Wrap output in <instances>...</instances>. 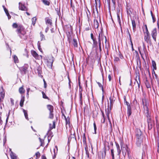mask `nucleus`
Returning <instances> with one entry per match:
<instances>
[{
  "label": "nucleus",
  "instance_id": "nucleus-1",
  "mask_svg": "<svg viewBox=\"0 0 159 159\" xmlns=\"http://www.w3.org/2000/svg\"><path fill=\"white\" fill-rule=\"evenodd\" d=\"M16 32L20 38L24 40L27 39V36L26 35V32L25 28L22 25H20L18 29H16Z\"/></svg>",
  "mask_w": 159,
  "mask_h": 159
},
{
  "label": "nucleus",
  "instance_id": "nucleus-2",
  "mask_svg": "<svg viewBox=\"0 0 159 159\" xmlns=\"http://www.w3.org/2000/svg\"><path fill=\"white\" fill-rule=\"evenodd\" d=\"M142 102L144 109V112L147 118V122H152L151 117L149 115L148 109V102L145 98L142 99Z\"/></svg>",
  "mask_w": 159,
  "mask_h": 159
},
{
  "label": "nucleus",
  "instance_id": "nucleus-3",
  "mask_svg": "<svg viewBox=\"0 0 159 159\" xmlns=\"http://www.w3.org/2000/svg\"><path fill=\"white\" fill-rule=\"evenodd\" d=\"M120 146L123 155H124V153L125 152L124 156H125V155L126 152H127L128 155L129 156V149L128 148V146L127 145H125L124 144L122 143L120 144Z\"/></svg>",
  "mask_w": 159,
  "mask_h": 159
},
{
  "label": "nucleus",
  "instance_id": "nucleus-4",
  "mask_svg": "<svg viewBox=\"0 0 159 159\" xmlns=\"http://www.w3.org/2000/svg\"><path fill=\"white\" fill-rule=\"evenodd\" d=\"M157 31L156 28H154L151 31V35L155 42L156 41V37L157 35Z\"/></svg>",
  "mask_w": 159,
  "mask_h": 159
},
{
  "label": "nucleus",
  "instance_id": "nucleus-5",
  "mask_svg": "<svg viewBox=\"0 0 159 159\" xmlns=\"http://www.w3.org/2000/svg\"><path fill=\"white\" fill-rule=\"evenodd\" d=\"M144 40L148 43H150L151 41L150 39V34L149 32H144Z\"/></svg>",
  "mask_w": 159,
  "mask_h": 159
},
{
  "label": "nucleus",
  "instance_id": "nucleus-6",
  "mask_svg": "<svg viewBox=\"0 0 159 159\" xmlns=\"http://www.w3.org/2000/svg\"><path fill=\"white\" fill-rule=\"evenodd\" d=\"M136 138H143V136L142 135V133L139 129H137L136 133Z\"/></svg>",
  "mask_w": 159,
  "mask_h": 159
},
{
  "label": "nucleus",
  "instance_id": "nucleus-7",
  "mask_svg": "<svg viewBox=\"0 0 159 159\" xmlns=\"http://www.w3.org/2000/svg\"><path fill=\"white\" fill-rule=\"evenodd\" d=\"M104 37L105 39V43H106L107 41V39H106V37L105 36H104L102 33L100 32L98 34V43L99 44H101V40H102V39L104 38Z\"/></svg>",
  "mask_w": 159,
  "mask_h": 159
},
{
  "label": "nucleus",
  "instance_id": "nucleus-8",
  "mask_svg": "<svg viewBox=\"0 0 159 159\" xmlns=\"http://www.w3.org/2000/svg\"><path fill=\"white\" fill-rule=\"evenodd\" d=\"M29 67V65L27 64H25L24 65L20 68V70L21 72H23L25 74Z\"/></svg>",
  "mask_w": 159,
  "mask_h": 159
},
{
  "label": "nucleus",
  "instance_id": "nucleus-9",
  "mask_svg": "<svg viewBox=\"0 0 159 159\" xmlns=\"http://www.w3.org/2000/svg\"><path fill=\"white\" fill-rule=\"evenodd\" d=\"M35 71L36 73H37L39 76L41 75L42 73V68L39 66H37L36 68Z\"/></svg>",
  "mask_w": 159,
  "mask_h": 159
},
{
  "label": "nucleus",
  "instance_id": "nucleus-10",
  "mask_svg": "<svg viewBox=\"0 0 159 159\" xmlns=\"http://www.w3.org/2000/svg\"><path fill=\"white\" fill-rule=\"evenodd\" d=\"M54 59V58L52 56H51L49 58L48 60V66H50L51 67H52Z\"/></svg>",
  "mask_w": 159,
  "mask_h": 159
},
{
  "label": "nucleus",
  "instance_id": "nucleus-11",
  "mask_svg": "<svg viewBox=\"0 0 159 159\" xmlns=\"http://www.w3.org/2000/svg\"><path fill=\"white\" fill-rule=\"evenodd\" d=\"M19 9L22 11H27V7L25 6L24 5L22 4L20 2L19 3Z\"/></svg>",
  "mask_w": 159,
  "mask_h": 159
},
{
  "label": "nucleus",
  "instance_id": "nucleus-12",
  "mask_svg": "<svg viewBox=\"0 0 159 159\" xmlns=\"http://www.w3.org/2000/svg\"><path fill=\"white\" fill-rule=\"evenodd\" d=\"M143 138H137L136 139V144L137 146L139 147L141 146L142 143Z\"/></svg>",
  "mask_w": 159,
  "mask_h": 159
},
{
  "label": "nucleus",
  "instance_id": "nucleus-13",
  "mask_svg": "<svg viewBox=\"0 0 159 159\" xmlns=\"http://www.w3.org/2000/svg\"><path fill=\"white\" fill-rule=\"evenodd\" d=\"M111 108H108L107 109V111L106 110V115L107 116L108 119V121L109 122L110 124L111 125V120L109 119V115L110 114V113L111 112Z\"/></svg>",
  "mask_w": 159,
  "mask_h": 159
},
{
  "label": "nucleus",
  "instance_id": "nucleus-14",
  "mask_svg": "<svg viewBox=\"0 0 159 159\" xmlns=\"http://www.w3.org/2000/svg\"><path fill=\"white\" fill-rule=\"evenodd\" d=\"M47 107L49 111V112H53V107L50 105H47Z\"/></svg>",
  "mask_w": 159,
  "mask_h": 159
},
{
  "label": "nucleus",
  "instance_id": "nucleus-15",
  "mask_svg": "<svg viewBox=\"0 0 159 159\" xmlns=\"http://www.w3.org/2000/svg\"><path fill=\"white\" fill-rule=\"evenodd\" d=\"M145 84L147 88H151V85L149 82L148 81L147 79L146 78L145 81Z\"/></svg>",
  "mask_w": 159,
  "mask_h": 159
},
{
  "label": "nucleus",
  "instance_id": "nucleus-16",
  "mask_svg": "<svg viewBox=\"0 0 159 159\" xmlns=\"http://www.w3.org/2000/svg\"><path fill=\"white\" fill-rule=\"evenodd\" d=\"M25 97L24 96H21V99L20 102V105L22 107L23 106L24 102L25 101Z\"/></svg>",
  "mask_w": 159,
  "mask_h": 159
},
{
  "label": "nucleus",
  "instance_id": "nucleus-17",
  "mask_svg": "<svg viewBox=\"0 0 159 159\" xmlns=\"http://www.w3.org/2000/svg\"><path fill=\"white\" fill-rule=\"evenodd\" d=\"M19 93L21 94H22L25 93V90L23 88V86L20 87L19 88Z\"/></svg>",
  "mask_w": 159,
  "mask_h": 159
},
{
  "label": "nucleus",
  "instance_id": "nucleus-18",
  "mask_svg": "<svg viewBox=\"0 0 159 159\" xmlns=\"http://www.w3.org/2000/svg\"><path fill=\"white\" fill-rule=\"evenodd\" d=\"M99 26V24L98 20H94V26L95 28H98Z\"/></svg>",
  "mask_w": 159,
  "mask_h": 159
},
{
  "label": "nucleus",
  "instance_id": "nucleus-19",
  "mask_svg": "<svg viewBox=\"0 0 159 159\" xmlns=\"http://www.w3.org/2000/svg\"><path fill=\"white\" fill-rule=\"evenodd\" d=\"M72 44L75 47L77 48L78 47V43L77 40L76 39H73Z\"/></svg>",
  "mask_w": 159,
  "mask_h": 159
},
{
  "label": "nucleus",
  "instance_id": "nucleus-20",
  "mask_svg": "<svg viewBox=\"0 0 159 159\" xmlns=\"http://www.w3.org/2000/svg\"><path fill=\"white\" fill-rule=\"evenodd\" d=\"M10 156H11V159H16L17 157L15 154H14L12 152H11Z\"/></svg>",
  "mask_w": 159,
  "mask_h": 159
},
{
  "label": "nucleus",
  "instance_id": "nucleus-21",
  "mask_svg": "<svg viewBox=\"0 0 159 159\" xmlns=\"http://www.w3.org/2000/svg\"><path fill=\"white\" fill-rule=\"evenodd\" d=\"M31 53L34 57L36 58H37L39 57V55L35 51H32L31 52Z\"/></svg>",
  "mask_w": 159,
  "mask_h": 159
},
{
  "label": "nucleus",
  "instance_id": "nucleus-22",
  "mask_svg": "<svg viewBox=\"0 0 159 159\" xmlns=\"http://www.w3.org/2000/svg\"><path fill=\"white\" fill-rule=\"evenodd\" d=\"M23 110L25 118L28 120H29V118L27 111L24 109H23Z\"/></svg>",
  "mask_w": 159,
  "mask_h": 159
},
{
  "label": "nucleus",
  "instance_id": "nucleus-23",
  "mask_svg": "<svg viewBox=\"0 0 159 159\" xmlns=\"http://www.w3.org/2000/svg\"><path fill=\"white\" fill-rule=\"evenodd\" d=\"M152 66L153 67V70H156L157 66L156 62L154 61H152Z\"/></svg>",
  "mask_w": 159,
  "mask_h": 159
},
{
  "label": "nucleus",
  "instance_id": "nucleus-24",
  "mask_svg": "<svg viewBox=\"0 0 159 159\" xmlns=\"http://www.w3.org/2000/svg\"><path fill=\"white\" fill-rule=\"evenodd\" d=\"M148 128L149 129H151L153 126V122H148Z\"/></svg>",
  "mask_w": 159,
  "mask_h": 159
},
{
  "label": "nucleus",
  "instance_id": "nucleus-25",
  "mask_svg": "<svg viewBox=\"0 0 159 159\" xmlns=\"http://www.w3.org/2000/svg\"><path fill=\"white\" fill-rule=\"evenodd\" d=\"M42 1L45 5L49 6L50 5V2L47 0H42Z\"/></svg>",
  "mask_w": 159,
  "mask_h": 159
},
{
  "label": "nucleus",
  "instance_id": "nucleus-26",
  "mask_svg": "<svg viewBox=\"0 0 159 159\" xmlns=\"http://www.w3.org/2000/svg\"><path fill=\"white\" fill-rule=\"evenodd\" d=\"M13 59L15 63H18L19 62V60L17 57L16 55H14L13 56Z\"/></svg>",
  "mask_w": 159,
  "mask_h": 159
},
{
  "label": "nucleus",
  "instance_id": "nucleus-27",
  "mask_svg": "<svg viewBox=\"0 0 159 159\" xmlns=\"http://www.w3.org/2000/svg\"><path fill=\"white\" fill-rule=\"evenodd\" d=\"M127 31H128V34H129V39L130 40V41L131 43V46H132V50H134V49L133 48V43H132V42L130 34L129 33V32L128 29H127Z\"/></svg>",
  "mask_w": 159,
  "mask_h": 159
},
{
  "label": "nucleus",
  "instance_id": "nucleus-28",
  "mask_svg": "<svg viewBox=\"0 0 159 159\" xmlns=\"http://www.w3.org/2000/svg\"><path fill=\"white\" fill-rule=\"evenodd\" d=\"M46 22L47 24H48L50 25L52 24V20L49 18H48L46 21Z\"/></svg>",
  "mask_w": 159,
  "mask_h": 159
},
{
  "label": "nucleus",
  "instance_id": "nucleus-29",
  "mask_svg": "<svg viewBox=\"0 0 159 159\" xmlns=\"http://www.w3.org/2000/svg\"><path fill=\"white\" fill-rule=\"evenodd\" d=\"M116 145L117 149V152L118 154H120L121 152V150L120 148V146L118 144H116Z\"/></svg>",
  "mask_w": 159,
  "mask_h": 159
},
{
  "label": "nucleus",
  "instance_id": "nucleus-30",
  "mask_svg": "<svg viewBox=\"0 0 159 159\" xmlns=\"http://www.w3.org/2000/svg\"><path fill=\"white\" fill-rule=\"evenodd\" d=\"M132 23L133 26V29L134 30L136 28V24L134 20H132Z\"/></svg>",
  "mask_w": 159,
  "mask_h": 159
},
{
  "label": "nucleus",
  "instance_id": "nucleus-31",
  "mask_svg": "<svg viewBox=\"0 0 159 159\" xmlns=\"http://www.w3.org/2000/svg\"><path fill=\"white\" fill-rule=\"evenodd\" d=\"M20 25H17L16 23H14L12 25V27L13 28H17L18 29V27Z\"/></svg>",
  "mask_w": 159,
  "mask_h": 159
},
{
  "label": "nucleus",
  "instance_id": "nucleus-32",
  "mask_svg": "<svg viewBox=\"0 0 159 159\" xmlns=\"http://www.w3.org/2000/svg\"><path fill=\"white\" fill-rule=\"evenodd\" d=\"M65 120L66 121V125H67V124H68L69 125L70 124L69 117H67L65 119Z\"/></svg>",
  "mask_w": 159,
  "mask_h": 159
},
{
  "label": "nucleus",
  "instance_id": "nucleus-33",
  "mask_svg": "<svg viewBox=\"0 0 159 159\" xmlns=\"http://www.w3.org/2000/svg\"><path fill=\"white\" fill-rule=\"evenodd\" d=\"M54 117L53 112H49V118L51 119H53Z\"/></svg>",
  "mask_w": 159,
  "mask_h": 159
},
{
  "label": "nucleus",
  "instance_id": "nucleus-34",
  "mask_svg": "<svg viewBox=\"0 0 159 159\" xmlns=\"http://www.w3.org/2000/svg\"><path fill=\"white\" fill-rule=\"evenodd\" d=\"M131 114V108H127V114L128 116H129Z\"/></svg>",
  "mask_w": 159,
  "mask_h": 159
},
{
  "label": "nucleus",
  "instance_id": "nucleus-35",
  "mask_svg": "<svg viewBox=\"0 0 159 159\" xmlns=\"http://www.w3.org/2000/svg\"><path fill=\"white\" fill-rule=\"evenodd\" d=\"M40 38L41 39V40H43L45 39V38L44 35L42 34L41 32L40 33Z\"/></svg>",
  "mask_w": 159,
  "mask_h": 159
},
{
  "label": "nucleus",
  "instance_id": "nucleus-36",
  "mask_svg": "<svg viewBox=\"0 0 159 159\" xmlns=\"http://www.w3.org/2000/svg\"><path fill=\"white\" fill-rule=\"evenodd\" d=\"M85 150L86 151V154L88 158L89 157V154L88 150L87 148H85Z\"/></svg>",
  "mask_w": 159,
  "mask_h": 159
},
{
  "label": "nucleus",
  "instance_id": "nucleus-37",
  "mask_svg": "<svg viewBox=\"0 0 159 159\" xmlns=\"http://www.w3.org/2000/svg\"><path fill=\"white\" fill-rule=\"evenodd\" d=\"M111 156H112V159H113L114 158V154L113 149H111Z\"/></svg>",
  "mask_w": 159,
  "mask_h": 159
},
{
  "label": "nucleus",
  "instance_id": "nucleus-38",
  "mask_svg": "<svg viewBox=\"0 0 159 159\" xmlns=\"http://www.w3.org/2000/svg\"><path fill=\"white\" fill-rule=\"evenodd\" d=\"M93 42V44L95 45H97L98 43L96 39L95 38H94L93 39H92Z\"/></svg>",
  "mask_w": 159,
  "mask_h": 159
},
{
  "label": "nucleus",
  "instance_id": "nucleus-39",
  "mask_svg": "<svg viewBox=\"0 0 159 159\" xmlns=\"http://www.w3.org/2000/svg\"><path fill=\"white\" fill-rule=\"evenodd\" d=\"M93 42V44L95 45H97L98 43L96 39L95 38H94L93 39H92Z\"/></svg>",
  "mask_w": 159,
  "mask_h": 159
},
{
  "label": "nucleus",
  "instance_id": "nucleus-40",
  "mask_svg": "<svg viewBox=\"0 0 159 159\" xmlns=\"http://www.w3.org/2000/svg\"><path fill=\"white\" fill-rule=\"evenodd\" d=\"M93 42V44L95 45H97L98 43L96 39L95 38H94L93 39H92Z\"/></svg>",
  "mask_w": 159,
  "mask_h": 159
},
{
  "label": "nucleus",
  "instance_id": "nucleus-41",
  "mask_svg": "<svg viewBox=\"0 0 159 159\" xmlns=\"http://www.w3.org/2000/svg\"><path fill=\"white\" fill-rule=\"evenodd\" d=\"M36 19H37L36 17H34L32 19V23L34 24V25L35 24Z\"/></svg>",
  "mask_w": 159,
  "mask_h": 159
},
{
  "label": "nucleus",
  "instance_id": "nucleus-42",
  "mask_svg": "<svg viewBox=\"0 0 159 159\" xmlns=\"http://www.w3.org/2000/svg\"><path fill=\"white\" fill-rule=\"evenodd\" d=\"M154 70H153L152 71V75L153 76V75H154L156 79H157L158 78V76L155 73V71H154Z\"/></svg>",
  "mask_w": 159,
  "mask_h": 159
},
{
  "label": "nucleus",
  "instance_id": "nucleus-43",
  "mask_svg": "<svg viewBox=\"0 0 159 159\" xmlns=\"http://www.w3.org/2000/svg\"><path fill=\"white\" fill-rule=\"evenodd\" d=\"M93 126L94 128V134H96V129H97V128L96 126V124L95 122H94L93 123Z\"/></svg>",
  "mask_w": 159,
  "mask_h": 159
},
{
  "label": "nucleus",
  "instance_id": "nucleus-44",
  "mask_svg": "<svg viewBox=\"0 0 159 159\" xmlns=\"http://www.w3.org/2000/svg\"><path fill=\"white\" fill-rule=\"evenodd\" d=\"M120 15H119V14L118 15H117V19H118V21L119 24H120V25H121V22H120Z\"/></svg>",
  "mask_w": 159,
  "mask_h": 159
},
{
  "label": "nucleus",
  "instance_id": "nucleus-45",
  "mask_svg": "<svg viewBox=\"0 0 159 159\" xmlns=\"http://www.w3.org/2000/svg\"><path fill=\"white\" fill-rule=\"evenodd\" d=\"M42 93L43 94V98L48 99V97L46 96L45 94L44 93V92H42Z\"/></svg>",
  "mask_w": 159,
  "mask_h": 159
},
{
  "label": "nucleus",
  "instance_id": "nucleus-46",
  "mask_svg": "<svg viewBox=\"0 0 159 159\" xmlns=\"http://www.w3.org/2000/svg\"><path fill=\"white\" fill-rule=\"evenodd\" d=\"M97 83H98L99 86L100 88H102V91H103V87L102 86V85L99 82H98Z\"/></svg>",
  "mask_w": 159,
  "mask_h": 159
},
{
  "label": "nucleus",
  "instance_id": "nucleus-47",
  "mask_svg": "<svg viewBox=\"0 0 159 159\" xmlns=\"http://www.w3.org/2000/svg\"><path fill=\"white\" fill-rule=\"evenodd\" d=\"M87 10L88 11H89V15L88 13H87V12H86V14H87V18H88V20H89V18L90 17V12L89 11V10L88 9H87Z\"/></svg>",
  "mask_w": 159,
  "mask_h": 159
},
{
  "label": "nucleus",
  "instance_id": "nucleus-48",
  "mask_svg": "<svg viewBox=\"0 0 159 159\" xmlns=\"http://www.w3.org/2000/svg\"><path fill=\"white\" fill-rule=\"evenodd\" d=\"M152 20H153V22L154 23L155 22L156 20L155 16L154 15L152 16Z\"/></svg>",
  "mask_w": 159,
  "mask_h": 159
},
{
  "label": "nucleus",
  "instance_id": "nucleus-49",
  "mask_svg": "<svg viewBox=\"0 0 159 159\" xmlns=\"http://www.w3.org/2000/svg\"><path fill=\"white\" fill-rule=\"evenodd\" d=\"M0 94L1 95V97L2 99H3L4 97V93L3 92H1L0 93Z\"/></svg>",
  "mask_w": 159,
  "mask_h": 159
},
{
  "label": "nucleus",
  "instance_id": "nucleus-50",
  "mask_svg": "<svg viewBox=\"0 0 159 159\" xmlns=\"http://www.w3.org/2000/svg\"><path fill=\"white\" fill-rule=\"evenodd\" d=\"M35 155L37 157H39L40 156V153L39 152H36L35 154Z\"/></svg>",
  "mask_w": 159,
  "mask_h": 159
},
{
  "label": "nucleus",
  "instance_id": "nucleus-51",
  "mask_svg": "<svg viewBox=\"0 0 159 159\" xmlns=\"http://www.w3.org/2000/svg\"><path fill=\"white\" fill-rule=\"evenodd\" d=\"M125 104H126V105L127 106V108H131V107L130 106L129 104V103L128 102L126 101Z\"/></svg>",
  "mask_w": 159,
  "mask_h": 159
},
{
  "label": "nucleus",
  "instance_id": "nucleus-52",
  "mask_svg": "<svg viewBox=\"0 0 159 159\" xmlns=\"http://www.w3.org/2000/svg\"><path fill=\"white\" fill-rule=\"evenodd\" d=\"M120 59L119 57H115L114 59V61H119Z\"/></svg>",
  "mask_w": 159,
  "mask_h": 159
},
{
  "label": "nucleus",
  "instance_id": "nucleus-53",
  "mask_svg": "<svg viewBox=\"0 0 159 159\" xmlns=\"http://www.w3.org/2000/svg\"><path fill=\"white\" fill-rule=\"evenodd\" d=\"M117 15H118L119 14V15H120V14H121V13H120V10L119 9H117Z\"/></svg>",
  "mask_w": 159,
  "mask_h": 159
},
{
  "label": "nucleus",
  "instance_id": "nucleus-54",
  "mask_svg": "<svg viewBox=\"0 0 159 159\" xmlns=\"http://www.w3.org/2000/svg\"><path fill=\"white\" fill-rule=\"evenodd\" d=\"M102 116L103 118V120L102 122H102L103 123H104L105 121V118H104V114L103 113H102Z\"/></svg>",
  "mask_w": 159,
  "mask_h": 159
},
{
  "label": "nucleus",
  "instance_id": "nucleus-55",
  "mask_svg": "<svg viewBox=\"0 0 159 159\" xmlns=\"http://www.w3.org/2000/svg\"><path fill=\"white\" fill-rule=\"evenodd\" d=\"M6 15L8 17V19H10L11 18V16L8 12H7V13Z\"/></svg>",
  "mask_w": 159,
  "mask_h": 159
},
{
  "label": "nucleus",
  "instance_id": "nucleus-56",
  "mask_svg": "<svg viewBox=\"0 0 159 159\" xmlns=\"http://www.w3.org/2000/svg\"><path fill=\"white\" fill-rule=\"evenodd\" d=\"M144 26H145V31L144 32H148L147 25H145Z\"/></svg>",
  "mask_w": 159,
  "mask_h": 159
},
{
  "label": "nucleus",
  "instance_id": "nucleus-57",
  "mask_svg": "<svg viewBox=\"0 0 159 159\" xmlns=\"http://www.w3.org/2000/svg\"><path fill=\"white\" fill-rule=\"evenodd\" d=\"M106 151L105 149H104V154L102 153V157L103 158V157H104L106 155Z\"/></svg>",
  "mask_w": 159,
  "mask_h": 159
},
{
  "label": "nucleus",
  "instance_id": "nucleus-58",
  "mask_svg": "<svg viewBox=\"0 0 159 159\" xmlns=\"http://www.w3.org/2000/svg\"><path fill=\"white\" fill-rule=\"evenodd\" d=\"M108 78L109 81H110L111 80V77L110 75H109L108 76Z\"/></svg>",
  "mask_w": 159,
  "mask_h": 159
},
{
  "label": "nucleus",
  "instance_id": "nucleus-59",
  "mask_svg": "<svg viewBox=\"0 0 159 159\" xmlns=\"http://www.w3.org/2000/svg\"><path fill=\"white\" fill-rule=\"evenodd\" d=\"M135 55L137 57H139V53L137 51H135Z\"/></svg>",
  "mask_w": 159,
  "mask_h": 159
},
{
  "label": "nucleus",
  "instance_id": "nucleus-60",
  "mask_svg": "<svg viewBox=\"0 0 159 159\" xmlns=\"http://www.w3.org/2000/svg\"><path fill=\"white\" fill-rule=\"evenodd\" d=\"M137 83L138 84V88L139 89L140 88V82L139 81V82H138L137 81Z\"/></svg>",
  "mask_w": 159,
  "mask_h": 159
},
{
  "label": "nucleus",
  "instance_id": "nucleus-61",
  "mask_svg": "<svg viewBox=\"0 0 159 159\" xmlns=\"http://www.w3.org/2000/svg\"><path fill=\"white\" fill-rule=\"evenodd\" d=\"M11 102L12 105H14V100L12 98L11 99Z\"/></svg>",
  "mask_w": 159,
  "mask_h": 159
},
{
  "label": "nucleus",
  "instance_id": "nucleus-62",
  "mask_svg": "<svg viewBox=\"0 0 159 159\" xmlns=\"http://www.w3.org/2000/svg\"><path fill=\"white\" fill-rule=\"evenodd\" d=\"M6 142V137H5L4 139H3V144L4 145L5 144Z\"/></svg>",
  "mask_w": 159,
  "mask_h": 159
},
{
  "label": "nucleus",
  "instance_id": "nucleus-63",
  "mask_svg": "<svg viewBox=\"0 0 159 159\" xmlns=\"http://www.w3.org/2000/svg\"><path fill=\"white\" fill-rule=\"evenodd\" d=\"M44 83V86L45 88H46L47 87V84L46 82L44 80H43Z\"/></svg>",
  "mask_w": 159,
  "mask_h": 159
},
{
  "label": "nucleus",
  "instance_id": "nucleus-64",
  "mask_svg": "<svg viewBox=\"0 0 159 159\" xmlns=\"http://www.w3.org/2000/svg\"><path fill=\"white\" fill-rule=\"evenodd\" d=\"M119 57H120V58L121 59H122L123 58V56L121 54H120L119 55Z\"/></svg>",
  "mask_w": 159,
  "mask_h": 159
}]
</instances>
